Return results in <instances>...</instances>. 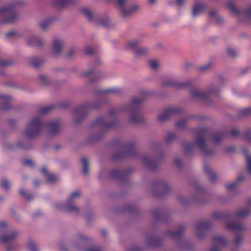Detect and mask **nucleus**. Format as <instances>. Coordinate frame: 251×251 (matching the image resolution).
Returning a JSON list of instances; mask_svg holds the SVG:
<instances>
[{
    "label": "nucleus",
    "instance_id": "nucleus-27",
    "mask_svg": "<svg viewBox=\"0 0 251 251\" xmlns=\"http://www.w3.org/2000/svg\"><path fill=\"white\" fill-rule=\"evenodd\" d=\"M29 64L34 68H38L43 63V60L40 58L31 57L29 58Z\"/></svg>",
    "mask_w": 251,
    "mask_h": 251
},
{
    "label": "nucleus",
    "instance_id": "nucleus-58",
    "mask_svg": "<svg viewBox=\"0 0 251 251\" xmlns=\"http://www.w3.org/2000/svg\"><path fill=\"white\" fill-rule=\"evenodd\" d=\"M158 242L157 239H153L150 242V245L153 247L157 246Z\"/></svg>",
    "mask_w": 251,
    "mask_h": 251
},
{
    "label": "nucleus",
    "instance_id": "nucleus-1",
    "mask_svg": "<svg viewBox=\"0 0 251 251\" xmlns=\"http://www.w3.org/2000/svg\"><path fill=\"white\" fill-rule=\"evenodd\" d=\"M59 126L60 122L58 120L51 121L45 125L41 117H36L31 120L27 125L25 135L28 138L36 137L41 133L45 126L50 134H55L59 131Z\"/></svg>",
    "mask_w": 251,
    "mask_h": 251
},
{
    "label": "nucleus",
    "instance_id": "nucleus-61",
    "mask_svg": "<svg viewBox=\"0 0 251 251\" xmlns=\"http://www.w3.org/2000/svg\"><path fill=\"white\" fill-rule=\"evenodd\" d=\"M99 24L104 26H107L108 25V21L103 22V21H100Z\"/></svg>",
    "mask_w": 251,
    "mask_h": 251
},
{
    "label": "nucleus",
    "instance_id": "nucleus-19",
    "mask_svg": "<svg viewBox=\"0 0 251 251\" xmlns=\"http://www.w3.org/2000/svg\"><path fill=\"white\" fill-rule=\"evenodd\" d=\"M63 47V42L61 40L55 39L52 43V52L55 55L60 54Z\"/></svg>",
    "mask_w": 251,
    "mask_h": 251
},
{
    "label": "nucleus",
    "instance_id": "nucleus-64",
    "mask_svg": "<svg viewBox=\"0 0 251 251\" xmlns=\"http://www.w3.org/2000/svg\"><path fill=\"white\" fill-rule=\"evenodd\" d=\"M246 14L248 17L251 16V6L248 9Z\"/></svg>",
    "mask_w": 251,
    "mask_h": 251
},
{
    "label": "nucleus",
    "instance_id": "nucleus-44",
    "mask_svg": "<svg viewBox=\"0 0 251 251\" xmlns=\"http://www.w3.org/2000/svg\"><path fill=\"white\" fill-rule=\"evenodd\" d=\"M19 194L24 197L27 200L29 201L32 199V197L27 194L25 191L23 189H20L19 190Z\"/></svg>",
    "mask_w": 251,
    "mask_h": 251
},
{
    "label": "nucleus",
    "instance_id": "nucleus-16",
    "mask_svg": "<svg viewBox=\"0 0 251 251\" xmlns=\"http://www.w3.org/2000/svg\"><path fill=\"white\" fill-rule=\"evenodd\" d=\"M211 226V224L207 221L201 222L198 223L196 226V230L198 233V237L201 238L203 234H201V232H204L205 231L209 229Z\"/></svg>",
    "mask_w": 251,
    "mask_h": 251
},
{
    "label": "nucleus",
    "instance_id": "nucleus-17",
    "mask_svg": "<svg viewBox=\"0 0 251 251\" xmlns=\"http://www.w3.org/2000/svg\"><path fill=\"white\" fill-rule=\"evenodd\" d=\"M191 84L190 82L185 83H178L174 80H170L162 83L163 86H173L176 89H183Z\"/></svg>",
    "mask_w": 251,
    "mask_h": 251
},
{
    "label": "nucleus",
    "instance_id": "nucleus-7",
    "mask_svg": "<svg viewBox=\"0 0 251 251\" xmlns=\"http://www.w3.org/2000/svg\"><path fill=\"white\" fill-rule=\"evenodd\" d=\"M18 235L16 232L10 234L4 235L0 237V241L4 244H8L7 246V251H12L16 245V238Z\"/></svg>",
    "mask_w": 251,
    "mask_h": 251
},
{
    "label": "nucleus",
    "instance_id": "nucleus-40",
    "mask_svg": "<svg viewBox=\"0 0 251 251\" xmlns=\"http://www.w3.org/2000/svg\"><path fill=\"white\" fill-rule=\"evenodd\" d=\"M150 67L152 69H156L159 65V63L155 60H150L149 62Z\"/></svg>",
    "mask_w": 251,
    "mask_h": 251
},
{
    "label": "nucleus",
    "instance_id": "nucleus-43",
    "mask_svg": "<svg viewBox=\"0 0 251 251\" xmlns=\"http://www.w3.org/2000/svg\"><path fill=\"white\" fill-rule=\"evenodd\" d=\"M22 164L23 165L25 166H28L30 167H32L34 166V163L33 161L31 159H24L22 161Z\"/></svg>",
    "mask_w": 251,
    "mask_h": 251
},
{
    "label": "nucleus",
    "instance_id": "nucleus-63",
    "mask_svg": "<svg viewBox=\"0 0 251 251\" xmlns=\"http://www.w3.org/2000/svg\"><path fill=\"white\" fill-rule=\"evenodd\" d=\"M6 36H8V37H10V36H15L16 35V33L14 31H9V32H8L7 33H6Z\"/></svg>",
    "mask_w": 251,
    "mask_h": 251
},
{
    "label": "nucleus",
    "instance_id": "nucleus-20",
    "mask_svg": "<svg viewBox=\"0 0 251 251\" xmlns=\"http://www.w3.org/2000/svg\"><path fill=\"white\" fill-rule=\"evenodd\" d=\"M40 172L42 174L46 175L47 180L49 183L55 182L58 179V177L56 175L52 174H48L47 168L45 167H42Z\"/></svg>",
    "mask_w": 251,
    "mask_h": 251
},
{
    "label": "nucleus",
    "instance_id": "nucleus-26",
    "mask_svg": "<svg viewBox=\"0 0 251 251\" xmlns=\"http://www.w3.org/2000/svg\"><path fill=\"white\" fill-rule=\"evenodd\" d=\"M226 136V133L225 132L217 133L211 135L213 138V142L214 143H218L222 140Z\"/></svg>",
    "mask_w": 251,
    "mask_h": 251
},
{
    "label": "nucleus",
    "instance_id": "nucleus-46",
    "mask_svg": "<svg viewBox=\"0 0 251 251\" xmlns=\"http://www.w3.org/2000/svg\"><path fill=\"white\" fill-rule=\"evenodd\" d=\"M28 248L29 251H38V248L33 242L29 243Z\"/></svg>",
    "mask_w": 251,
    "mask_h": 251
},
{
    "label": "nucleus",
    "instance_id": "nucleus-9",
    "mask_svg": "<svg viewBox=\"0 0 251 251\" xmlns=\"http://www.w3.org/2000/svg\"><path fill=\"white\" fill-rule=\"evenodd\" d=\"M182 109L179 107L171 106L165 108L163 113L158 117V120L160 122H163L167 120L170 117L174 114L180 113Z\"/></svg>",
    "mask_w": 251,
    "mask_h": 251
},
{
    "label": "nucleus",
    "instance_id": "nucleus-47",
    "mask_svg": "<svg viewBox=\"0 0 251 251\" xmlns=\"http://www.w3.org/2000/svg\"><path fill=\"white\" fill-rule=\"evenodd\" d=\"M244 136L246 140L251 143V131L247 130L244 133Z\"/></svg>",
    "mask_w": 251,
    "mask_h": 251
},
{
    "label": "nucleus",
    "instance_id": "nucleus-55",
    "mask_svg": "<svg viewBox=\"0 0 251 251\" xmlns=\"http://www.w3.org/2000/svg\"><path fill=\"white\" fill-rule=\"evenodd\" d=\"M84 76H91L92 77H95V74L94 73V72L92 70H90L89 72H86L83 74Z\"/></svg>",
    "mask_w": 251,
    "mask_h": 251
},
{
    "label": "nucleus",
    "instance_id": "nucleus-49",
    "mask_svg": "<svg viewBox=\"0 0 251 251\" xmlns=\"http://www.w3.org/2000/svg\"><path fill=\"white\" fill-rule=\"evenodd\" d=\"M230 135L232 137H236L239 136L240 133L236 128H233L230 132Z\"/></svg>",
    "mask_w": 251,
    "mask_h": 251
},
{
    "label": "nucleus",
    "instance_id": "nucleus-41",
    "mask_svg": "<svg viewBox=\"0 0 251 251\" xmlns=\"http://www.w3.org/2000/svg\"><path fill=\"white\" fill-rule=\"evenodd\" d=\"M176 137V135L174 133H169L167 134L166 141L167 143H170L173 141Z\"/></svg>",
    "mask_w": 251,
    "mask_h": 251
},
{
    "label": "nucleus",
    "instance_id": "nucleus-6",
    "mask_svg": "<svg viewBox=\"0 0 251 251\" xmlns=\"http://www.w3.org/2000/svg\"><path fill=\"white\" fill-rule=\"evenodd\" d=\"M215 91L216 90L213 88H211L208 92H203L195 88L192 89L191 96L194 99L200 100L207 103L208 99L211 95L215 94Z\"/></svg>",
    "mask_w": 251,
    "mask_h": 251
},
{
    "label": "nucleus",
    "instance_id": "nucleus-23",
    "mask_svg": "<svg viewBox=\"0 0 251 251\" xmlns=\"http://www.w3.org/2000/svg\"><path fill=\"white\" fill-rule=\"evenodd\" d=\"M184 229V226H180L179 228L176 231L174 232L171 230L168 231V234L170 237L172 238H179L182 236Z\"/></svg>",
    "mask_w": 251,
    "mask_h": 251
},
{
    "label": "nucleus",
    "instance_id": "nucleus-13",
    "mask_svg": "<svg viewBox=\"0 0 251 251\" xmlns=\"http://www.w3.org/2000/svg\"><path fill=\"white\" fill-rule=\"evenodd\" d=\"M96 107L94 105L85 104L75 109L74 113L76 116H79L82 119L88 114L90 109Z\"/></svg>",
    "mask_w": 251,
    "mask_h": 251
},
{
    "label": "nucleus",
    "instance_id": "nucleus-10",
    "mask_svg": "<svg viewBox=\"0 0 251 251\" xmlns=\"http://www.w3.org/2000/svg\"><path fill=\"white\" fill-rule=\"evenodd\" d=\"M139 45V41L134 40L127 43L126 48L132 50L135 55L139 57L145 54L148 52V50L146 48H138Z\"/></svg>",
    "mask_w": 251,
    "mask_h": 251
},
{
    "label": "nucleus",
    "instance_id": "nucleus-52",
    "mask_svg": "<svg viewBox=\"0 0 251 251\" xmlns=\"http://www.w3.org/2000/svg\"><path fill=\"white\" fill-rule=\"evenodd\" d=\"M39 79L40 82L42 84H46L47 83V77L43 75H41L39 77Z\"/></svg>",
    "mask_w": 251,
    "mask_h": 251
},
{
    "label": "nucleus",
    "instance_id": "nucleus-32",
    "mask_svg": "<svg viewBox=\"0 0 251 251\" xmlns=\"http://www.w3.org/2000/svg\"><path fill=\"white\" fill-rule=\"evenodd\" d=\"M243 152L246 157L247 164V169L249 173L251 174V157H250L249 154L247 150H243Z\"/></svg>",
    "mask_w": 251,
    "mask_h": 251
},
{
    "label": "nucleus",
    "instance_id": "nucleus-35",
    "mask_svg": "<svg viewBox=\"0 0 251 251\" xmlns=\"http://www.w3.org/2000/svg\"><path fill=\"white\" fill-rule=\"evenodd\" d=\"M81 12L86 17L88 21H92L93 20V16L92 12L90 11L87 8H82Z\"/></svg>",
    "mask_w": 251,
    "mask_h": 251
},
{
    "label": "nucleus",
    "instance_id": "nucleus-4",
    "mask_svg": "<svg viewBox=\"0 0 251 251\" xmlns=\"http://www.w3.org/2000/svg\"><path fill=\"white\" fill-rule=\"evenodd\" d=\"M230 215L228 213L222 214L215 212L212 214V217L216 220H226V227L228 229L235 232H241L245 230V226L241 223L230 221Z\"/></svg>",
    "mask_w": 251,
    "mask_h": 251
},
{
    "label": "nucleus",
    "instance_id": "nucleus-50",
    "mask_svg": "<svg viewBox=\"0 0 251 251\" xmlns=\"http://www.w3.org/2000/svg\"><path fill=\"white\" fill-rule=\"evenodd\" d=\"M12 64V63L8 60H0V66H8Z\"/></svg>",
    "mask_w": 251,
    "mask_h": 251
},
{
    "label": "nucleus",
    "instance_id": "nucleus-34",
    "mask_svg": "<svg viewBox=\"0 0 251 251\" xmlns=\"http://www.w3.org/2000/svg\"><path fill=\"white\" fill-rule=\"evenodd\" d=\"M121 92V90L118 88H112L107 89H104L100 92L101 93H112L114 94H119Z\"/></svg>",
    "mask_w": 251,
    "mask_h": 251
},
{
    "label": "nucleus",
    "instance_id": "nucleus-45",
    "mask_svg": "<svg viewBox=\"0 0 251 251\" xmlns=\"http://www.w3.org/2000/svg\"><path fill=\"white\" fill-rule=\"evenodd\" d=\"M241 114L243 116L251 115V108L248 107L242 109Z\"/></svg>",
    "mask_w": 251,
    "mask_h": 251
},
{
    "label": "nucleus",
    "instance_id": "nucleus-62",
    "mask_svg": "<svg viewBox=\"0 0 251 251\" xmlns=\"http://www.w3.org/2000/svg\"><path fill=\"white\" fill-rule=\"evenodd\" d=\"M7 226V224L4 222H0V229L6 227Z\"/></svg>",
    "mask_w": 251,
    "mask_h": 251
},
{
    "label": "nucleus",
    "instance_id": "nucleus-60",
    "mask_svg": "<svg viewBox=\"0 0 251 251\" xmlns=\"http://www.w3.org/2000/svg\"><path fill=\"white\" fill-rule=\"evenodd\" d=\"M175 164L177 167H179L181 166L182 163L179 159H176L175 160Z\"/></svg>",
    "mask_w": 251,
    "mask_h": 251
},
{
    "label": "nucleus",
    "instance_id": "nucleus-25",
    "mask_svg": "<svg viewBox=\"0 0 251 251\" xmlns=\"http://www.w3.org/2000/svg\"><path fill=\"white\" fill-rule=\"evenodd\" d=\"M203 171L204 173L209 176V179L210 182H213L216 179V175L212 173L211 168L208 166H204Z\"/></svg>",
    "mask_w": 251,
    "mask_h": 251
},
{
    "label": "nucleus",
    "instance_id": "nucleus-14",
    "mask_svg": "<svg viewBox=\"0 0 251 251\" xmlns=\"http://www.w3.org/2000/svg\"><path fill=\"white\" fill-rule=\"evenodd\" d=\"M214 245L211 248V251H219L220 246H225L227 244V241L224 237L216 235L212 238Z\"/></svg>",
    "mask_w": 251,
    "mask_h": 251
},
{
    "label": "nucleus",
    "instance_id": "nucleus-12",
    "mask_svg": "<svg viewBox=\"0 0 251 251\" xmlns=\"http://www.w3.org/2000/svg\"><path fill=\"white\" fill-rule=\"evenodd\" d=\"M116 4L120 7L122 14L124 17H127L130 15L133 12L138 9V6L135 5L131 9H126V4L127 2V0H115Z\"/></svg>",
    "mask_w": 251,
    "mask_h": 251
},
{
    "label": "nucleus",
    "instance_id": "nucleus-38",
    "mask_svg": "<svg viewBox=\"0 0 251 251\" xmlns=\"http://www.w3.org/2000/svg\"><path fill=\"white\" fill-rule=\"evenodd\" d=\"M0 187L8 190L10 187L9 182L5 178L2 179L0 182Z\"/></svg>",
    "mask_w": 251,
    "mask_h": 251
},
{
    "label": "nucleus",
    "instance_id": "nucleus-15",
    "mask_svg": "<svg viewBox=\"0 0 251 251\" xmlns=\"http://www.w3.org/2000/svg\"><path fill=\"white\" fill-rule=\"evenodd\" d=\"M117 124L116 121L114 120L110 123H107L103 117L98 118L94 122V125H98L101 126L104 129H109Z\"/></svg>",
    "mask_w": 251,
    "mask_h": 251
},
{
    "label": "nucleus",
    "instance_id": "nucleus-11",
    "mask_svg": "<svg viewBox=\"0 0 251 251\" xmlns=\"http://www.w3.org/2000/svg\"><path fill=\"white\" fill-rule=\"evenodd\" d=\"M80 196V193L78 191H74L70 195L65 206V209L66 211L74 212H77L78 211V208L75 206L71 204V202L74 199L78 198Z\"/></svg>",
    "mask_w": 251,
    "mask_h": 251
},
{
    "label": "nucleus",
    "instance_id": "nucleus-28",
    "mask_svg": "<svg viewBox=\"0 0 251 251\" xmlns=\"http://www.w3.org/2000/svg\"><path fill=\"white\" fill-rule=\"evenodd\" d=\"M73 2V0H54V5L58 7H63Z\"/></svg>",
    "mask_w": 251,
    "mask_h": 251
},
{
    "label": "nucleus",
    "instance_id": "nucleus-57",
    "mask_svg": "<svg viewBox=\"0 0 251 251\" xmlns=\"http://www.w3.org/2000/svg\"><path fill=\"white\" fill-rule=\"evenodd\" d=\"M117 113V110L115 109H111L108 112V116L110 117H113Z\"/></svg>",
    "mask_w": 251,
    "mask_h": 251
},
{
    "label": "nucleus",
    "instance_id": "nucleus-48",
    "mask_svg": "<svg viewBox=\"0 0 251 251\" xmlns=\"http://www.w3.org/2000/svg\"><path fill=\"white\" fill-rule=\"evenodd\" d=\"M94 52V50L90 47H87L84 50V53L86 55H91Z\"/></svg>",
    "mask_w": 251,
    "mask_h": 251
},
{
    "label": "nucleus",
    "instance_id": "nucleus-51",
    "mask_svg": "<svg viewBox=\"0 0 251 251\" xmlns=\"http://www.w3.org/2000/svg\"><path fill=\"white\" fill-rule=\"evenodd\" d=\"M227 51L228 55H229L230 57H234L236 55V51L232 49L228 48L227 50Z\"/></svg>",
    "mask_w": 251,
    "mask_h": 251
},
{
    "label": "nucleus",
    "instance_id": "nucleus-39",
    "mask_svg": "<svg viewBox=\"0 0 251 251\" xmlns=\"http://www.w3.org/2000/svg\"><path fill=\"white\" fill-rule=\"evenodd\" d=\"M52 21V19H50L46 21H44L40 23V27L42 30H45L50 25Z\"/></svg>",
    "mask_w": 251,
    "mask_h": 251
},
{
    "label": "nucleus",
    "instance_id": "nucleus-21",
    "mask_svg": "<svg viewBox=\"0 0 251 251\" xmlns=\"http://www.w3.org/2000/svg\"><path fill=\"white\" fill-rule=\"evenodd\" d=\"M142 162L151 170H154L157 167V165L156 163H154L152 162V159L146 156H144L142 158Z\"/></svg>",
    "mask_w": 251,
    "mask_h": 251
},
{
    "label": "nucleus",
    "instance_id": "nucleus-31",
    "mask_svg": "<svg viewBox=\"0 0 251 251\" xmlns=\"http://www.w3.org/2000/svg\"><path fill=\"white\" fill-rule=\"evenodd\" d=\"M250 213V210L248 209H240L236 213V216L238 218H243L247 216Z\"/></svg>",
    "mask_w": 251,
    "mask_h": 251
},
{
    "label": "nucleus",
    "instance_id": "nucleus-29",
    "mask_svg": "<svg viewBox=\"0 0 251 251\" xmlns=\"http://www.w3.org/2000/svg\"><path fill=\"white\" fill-rule=\"evenodd\" d=\"M81 160L83 166L82 173L84 175H87L89 173L88 160L86 157H82Z\"/></svg>",
    "mask_w": 251,
    "mask_h": 251
},
{
    "label": "nucleus",
    "instance_id": "nucleus-56",
    "mask_svg": "<svg viewBox=\"0 0 251 251\" xmlns=\"http://www.w3.org/2000/svg\"><path fill=\"white\" fill-rule=\"evenodd\" d=\"M75 52V50L74 49H71V50H70L69 52L66 55V57L68 58H71L73 56V55L74 54Z\"/></svg>",
    "mask_w": 251,
    "mask_h": 251
},
{
    "label": "nucleus",
    "instance_id": "nucleus-2",
    "mask_svg": "<svg viewBox=\"0 0 251 251\" xmlns=\"http://www.w3.org/2000/svg\"><path fill=\"white\" fill-rule=\"evenodd\" d=\"M209 135V131L208 128L201 127L198 130V135L199 138L195 143H185L183 148L185 151L188 153L191 151L195 146L199 147L203 153L205 155H210L213 152V150L207 149L206 146V139Z\"/></svg>",
    "mask_w": 251,
    "mask_h": 251
},
{
    "label": "nucleus",
    "instance_id": "nucleus-42",
    "mask_svg": "<svg viewBox=\"0 0 251 251\" xmlns=\"http://www.w3.org/2000/svg\"><path fill=\"white\" fill-rule=\"evenodd\" d=\"M186 121L185 120H181L177 121L176 123V126L178 128H182L186 125Z\"/></svg>",
    "mask_w": 251,
    "mask_h": 251
},
{
    "label": "nucleus",
    "instance_id": "nucleus-22",
    "mask_svg": "<svg viewBox=\"0 0 251 251\" xmlns=\"http://www.w3.org/2000/svg\"><path fill=\"white\" fill-rule=\"evenodd\" d=\"M206 8V4L204 3H198L194 5L192 11V15L196 17L198 14L201 12Z\"/></svg>",
    "mask_w": 251,
    "mask_h": 251
},
{
    "label": "nucleus",
    "instance_id": "nucleus-53",
    "mask_svg": "<svg viewBox=\"0 0 251 251\" xmlns=\"http://www.w3.org/2000/svg\"><path fill=\"white\" fill-rule=\"evenodd\" d=\"M210 67V64L209 63L203 65L199 67V70L200 71H203L207 70Z\"/></svg>",
    "mask_w": 251,
    "mask_h": 251
},
{
    "label": "nucleus",
    "instance_id": "nucleus-24",
    "mask_svg": "<svg viewBox=\"0 0 251 251\" xmlns=\"http://www.w3.org/2000/svg\"><path fill=\"white\" fill-rule=\"evenodd\" d=\"M27 42L28 45L36 47H40L42 45L40 39L34 36L30 37Z\"/></svg>",
    "mask_w": 251,
    "mask_h": 251
},
{
    "label": "nucleus",
    "instance_id": "nucleus-37",
    "mask_svg": "<svg viewBox=\"0 0 251 251\" xmlns=\"http://www.w3.org/2000/svg\"><path fill=\"white\" fill-rule=\"evenodd\" d=\"M228 8L234 14H237L239 13V10L234 5L232 1H230L227 3Z\"/></svg>",
    "mask_w": 251,
    "mask_h": 251
},
{
    "label": "nucleus",
    "instance_id": "nucleus-59",
    "mask_svg": "<svg viewBox=\"0 0 251 251\" xmlns=\"http://www.w3.org/2000/svg\"><path fill=\"white\" fill-rule=\"evenodd\" d=\"M87 251H101L99 248H90L87 249Z\"/></svg>",
    "mask_w": 251,
    "mask_h": 251
},
{
    "label": "nucleus",
    "instance_id": "nucleus-3",
    "mask_svg": "<svg viewBox=\"0 0 251 251\" xmlns=\"http://www.w3.org/2000/svg\"><path fill=\"white\" fill-rule=\"evenodd\" d=\"M150 94L149 93L145 91L141 92V98H134L132 99L130 104L131 107L128 105H126L123 107L122 110L128 111L132 114L131 121L134 123H141L143 119L139 114L140 113V107L141 104L144 101L145 97Z\"/></svg>",
    "mask_w": 251,
    "mask_h": 251
},
{
    "label": "nucleus",
    "instance_id": "nucleus-36",
    "mask_svg": "<svg viewBox=\"0 0 251 251\" xmlns=\"http://www.w3.org/2000/svg\"><path fill=\"white\" fill-rule=\"evenodd\" d=\"M55 106L53 104L47 106L43 107L38 110V113L41 114L48 113V112L50 111V110L52 109Z\"/></svg>",
    "mask_w": 251,
    "mask_h": 251
},
{
    "label": "nucleus",
    "instance_id": "nucleus-18",
    "mask_svg": "<svg viewBox=\"0 0 251 251\" xmlns=\"http://www.w3.org/2000/svg\"><path fill=\"white\" fill-rule=\"evenodd\" d=\"M0 98L1 99V102L3 103L0 107V109L3 110H7L11 107L10 102L11 100V98L8 95H0Z\"/></svg>",
    "mask_w": 251,
    "mask_h": 251
},
{
    "label": "nucleus",
    "instance_id": "nucleus-5",
    "mask_svg": "<svg viewBox=\"0 0 251 251\" xmlns=\"http://www.w3.org/2000/svg\"><path fill=\"white\" fill-rule=\"evenodd\" d=\"M19 4V3H18L11 4L8 6L0 8V15L6 17L3 21V23H11L16 20L17 17V15L15 11L14 6Z\"/></svg>",
    "mask_w": 251,
    "mask_h": 251
},
{
    "label": "nucleus",
    "instance_id": "nucleus-30",
    "mask_svg": "<svg viewBox=\"0 0 251 251\" xmlns=\"http://www.w3.org/2000/svg\"><path fill=\"white\" fill-rule=\"evenodd\" d=\"M244 179V176H238L237 180L235 182L228 184L226 185V188L229 190H233L235 188L238 182H240Z\"/></svg>",
    "mask_w": 251,
    "mask_h": 251
},
{
    "label": "nucleus",
    "instance_id": "nucleus-8",
    "mask_svg": "<svg viewBox=\"0 0 251 251\" xmlns=\"http://www.w3.org/2000/svg\"><path fill=\"white\" fill-rule=\"evenodd\" d=\"M135 153L136 150L135 145L133 143H128L125 147L124 151L119 152L114 155L113 159L116 160L117 158L123 157H134Z\"/></svg>",
    "mask_w": 251,
    "mask_h": 251
},
{
    "label": "nucleus",
    "instance_id": "nucleus-33",
    "mask_svg": "<svg viewBox=\"0 0 251 251\" xmlns=\"http://www.w3.org/2000/svg\"><path fill=\"white\" fill-rule=\"evenodd\" d=\"M123 171L120 170H113L110 172V176L114 178H121L123 175Z\"/></svg>",
    "mask_w": 251,
    "mask_h": 251
},
{
    "label": "nucleus",
    "instance_id": "nucleus-54",
    "mask_svg": "<svg viewBox=\"0 0 251 251\" xmlns=\"http://www.w3.org/2000/svg\"><path fill=\"white\" fill-rule=\"evenodd\" d=\"M242 238L241 236L240 235H237L236 236L235 238V243L236 245H239L241 241H242Z\"/></svg>",
    "mask_w": 251,
    "mask_h": 251
}]
</instances>
